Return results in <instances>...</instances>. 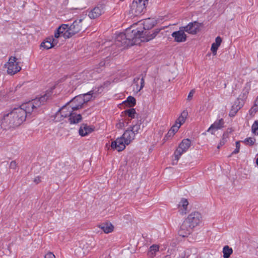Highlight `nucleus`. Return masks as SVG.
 <instances>
[{
	"mask_svg": "<svg viewBox=\"0 0 258 258\" xmlns=\"http://www.w3.org/2000/svg\"><path fill=\"white\" fill-rule=\"evenodd\" d=\"M51 94L49 91L43 96L24 103L20 107L5 114L0 120L1 128L7 130L21 125L25 120L27 114L36 112L37 108L46 101Z\"/></svg>",
	"mask_w": 258,
	"mask_h": 258,
	"instance_id": "nucleus-1",
	"label": "nucleus"
},
{
	"mask_svg": "<svg viewBox=\"0 0 258 258\" xmlns=\"http://www.w3.org/2000/svg\"><path fill=\"white\" fill-rule=\"evenodd\" d=\"M141 125V123L138 121L135 124L128 127L121 137L112 142L111 145L112 149L118 152L123 150L126 146L129 145L135 139L136 135L140 132Z\"/></svg>",
	"mask_w": 258,
	"mask_h": 258,
	"instance_id": "nucleus-2",
	"label": "nucleus"
},
{
	"mask_svg": "<svg viewBox=\"0 0 258 258\" xmlns=\"http://www.w3.org/2000/svg\"><path fill=\"white\" fill-rule=\"evenodd\" d=\"M203 222L202 214L198 211H194L186 217L183 218L178 229V236L182 237L188 236L191 230L200 225Z\"/></svg>",
	"mask_w": 258,
	"mask_h": 258,
	"instance_id": "nucleus-3",
	"label": "nucleus"
},
{
	"mask_svg": "<svg viewBox=\"0 0 258 258\" xmlns=\"http://www.w3.org/2000/svg\"><path fill=\"white\" fill-rule=\"evenodd\" d=\"M138 33V29H127L124 33H120L117 35L115 44L118 47H126L139 44V40L137 39V37H139Z\"/></svg>",
	"mask_w": 258,
	"mask_h": 258,
	"instance_id": "nucleus-4",
	"label": "nucleus"
},
{
	"mask_svg": "<svg viewBox=\"0 0 258 258\" xmlns=\"http://www.w3.org/2000/svg\"><path fill=\"white\" fill-rule=\"evenodd\" d=\"M75 109L73 108L72 105L70 103L67 106L62 107L60 109H59V111L60 113L63 117L65 118L69 116V120L71 123H77L79 122L82 120V116L81 114H76L74 113V111H75Z\"/></svg>",
	"mask_w": 258,
	"mask_h": 258,
	"instance_id": "nucleus-5",
	"label": "nucleus"
},
{
	"mask_svg": "<svg viewBox=\"0 0 258 258\" xmlns=\"http://www.w3.org/2000/svg\"><path fill=\"white\" fill-rule=\"evenodd\" d=\"M5 66L7 69V73L11 75L15 74L21 70V67L17 61V58L13 56L9 58Z\"/></svg>",
	"mask_w": 258,
	"mask_h": 258,
	"instance_id": "nucleus-6",
	"label": "nucleus"
},
{
	"mask_svg": "<svg viewBox=\"0 0 258 258\" xmlns=\"http://www.w3.org/2000/svg\"><path fill=\"white\" fill-rule=\"evenodd\" d=\"M189 201L187 199L182 198L178 202V217L184 218L190 211Z\"/></svg>",
	"mask_w": 258,
	"mask_h": 258,
	"instance_id": "nucleus-7",
	"label": "nucleus"
},
{
	"mask_svg": "<svg viewBox=\"0 0 258 258\" xmlns=\"http://www.w3.org/2000/svg\"><path fill=\"white\" fill-rule=\"evenodd\" d=\"M148 0H134L132 5V11L135 15H138L144 12Z\"/></svg>",
	"mask_w": 258,
	"mask_h": 258,
	"instance_id": "nucleus-8",
	"label": "nucleus"
},
{
	"mask_svg": "<svg viewBox=\"0 0 258 258\" xmlns=\"http://www.w3.org/2000/svg\"><path fill=\"white\" fill-rule=\"evenodd\" d=\"M87 25H85L84 19H79L75 21L73 23L69 26L70 34H72V36L76 33L80 32L83 29H85Z\"/></svg>",
	"mask_w": 258,
	"mask_h": 258,
	"instance_id": "nucleus-9",
	"label": "nucleus"
},
{
	"mask_svg": "<svg viewBox=\"0 0 258 258\" xmlns=\"http://www.w3.org/2000/svg\"><path fill=\"white\" fill-rule=\"evenodd\" d=\"M69 26L67 24L61 25L54 32V36L55 38H58L60 36L64 38H69L72 37V34H70Z\"/></svg>",
	"mask_w": 258,
	"mask_h": 258,
	"instance_id": "nucleus-10",
	"label": "nucleus"
},
{
	"mask_svg": "<svg viewBox=\"0 0 258 258\" xmlns=\"http://www.w3.org/2000/svg\"><path fill=\"white\" fill-rule=\"evenodd\" d=\"M138 35L139 37H137V40H139V43L141 42H147L149 41L156 37L157 34L159 33L158 30H156L154 32H148L147 31H141L138 30Z\"/></svg>",
	"mask_w": 258,
	"mask_h": 258,
	"instance_id": "nucleus-11",
	"label": "nucleus"
},
{
	"mask_svg": "<svg viewBox=\"0 0 258 258\" xmlns=\"http://www.w3.org/2000/svg\"><path fill=\"white\" fill-rule=\"evenodd\" d=\"M54 37H51L47 38L43 42H42L40 45L41 47H43L44 49H49L54 46L57 45L58 41Z\"/></svg>",
	"mask_w": 258,
	"mask_h": 258,
	"instance_id": "nucleus-12",
	"label": "nucleus"
},
{
	"mask_svg": "<svg viewBox=\"0 0 258 258\" xmlns=\"http://www.w3.org/2000/svg\"><path fill=\"white\" fill-rule=\"evenodd\" d=\"M72 105L73 108L75 110H78L82 107L83 105L85 103L84 96L79 95L75 98L70 102Z\"/></svg>",
	"mask_w": 258,
	"mask_h": 258,
	"instance_id": "nucleus-13",
	"label": "nucleus"
},
{
	"mask_svg": "<svg viewBox=\"0 0 258 258\" xmlns=\"http://www.w3.org/2000/svg\"><path fill=\"white\" fill-rule=\"evenodd\" d=\"M224 123V122L223 119L216 120L210 126L207 130V132L211 133L212 135H214L216 131L223 127Z\"/></svg>",
	"mask_w": 258,
	"mask_h": 258,
	"instance_id": "nucleus-14",
	"label": "nucleus"
},
{
	"mask_svg": "<svg viewBox=\"0 0 258 258\" xmlns=\"http://www.w3.org/2000/svg\"><path fill=\"white\" fill-rule=\"evenodd\" d=\"M144 79L143 78H137L134 79L133 85V91L137 93L140 92L144 86Z\"/></svg>",
	"mask_w": 258,
	"mask_h": 258,
	"instance_id": "nucleus-15",
	"label": "nucleus"
},
{
	"mask_svg": "<svg viewBox=\"0 0 258 258\" xmlns=\"http://www.w3.org/2000/svg\"><path fill=\"white\" fill-rule=\"evenodd\" d=\"M94 131L92 126L88 125L87 124H82L79 130V133L82 137L87 136Z\"/></svg>",
	"mask_w": 258,
	"mask_h": 258,
	"instance_id": "nucleus-16",
	"label": "nucleus"
},
{
	"mask_svg": "<svg viewBox=\"0 0 258 258\" xmlns=\"http://www.w3.org/2000/svg\"><path fill=\"white\" fill-rule=\"evenodd\" d=\"M191 142L188 139H184L178 145V154L181 155L185 152L190 146Z\"/></svg>",
	"mask_w": 258,
	"mask_h": 258,
	"instance_id": "nucleus-17",
	"label": "nucleus"
},
{
	"mask_svg": "<svg viewBox=\"0 0 258 258\" xmlns=\"http://www.w3.org/2000/svg\"><path fill=\"white\" fill-rule=\"evenodd\" d=\"M184 27L185 29V32L195 34L199 31L200 25L198 23L195 22L189 23L187 26Z\"/></svg>",
	"mask_w": 258,
	"mask_h": 258,
	"instance_id": "nucleus-18",
	"label": "nucleus"
},
{
	"mask_svg": "<svg viewBox=\"0 0 258 258\" xmlns=\"http://www.w3.org/2000/svg\"><path fill=\"white\" fill-rule=\"evenodd\" d=\"M103 13V11L102 7H96L89 12L88 16L91 19H96L101 16Z\"/></svg>",
	"mask_w": 258,
	"mask_h": 258,
	"instance_id": "nucleus-19",
	"label": "nucleus"
},
{
	"mask_svg": "<svg viewBox=\"0 0 258 258\" xmlns=\"http://www.w3.org/2000/svg\"><path fill=\"white\" fill-rule=\"evenodd\" d=\"M139 23L143 26L145 30L152 28L156 23V20L153 18H148L143 21H140Z\"/></svg>",
	"mask_w": 258,
	"mask_h": 258,
	"instance_id": "nucleus-20",
	"label": "nucleus"
},
{
	"mask_svg": "<svg viewBox=\"0 0 258 258\" xmlns=\"http://www.w3.org/2000/svg\"><path fill=\"white\" fill-rule=\"evenodd\" d=\"M82 244L83 243L81 244V245L80 246V248H82L83 252H81L80 248H78L77 250V252H76L77 253H78V255L79 256H84V255L87 254L88 253V252L92 248V247L90 246L88 244V243H86L85 244H84L82 246Z\"/></svg>",
	"mask_w": 258,
	"mask_h": 258,
	"instance_id": "nucleus-21",
	"label": "nucleus"
},
{
	"mask_svg": "<svg viewBox=\"0 0 258 258\" xmlns=\"http://www.w3.org/2000/svg\"><path fill=\"white\" fill-rule=\"evenodd\" d=\"M131 121L128 118H122L119 119L118 122L116 124V127L118 129H122L127 126Z\"/></svg>",
	"mask_w": 258,
	"mask_h": 258,
	"instance_id": "nucleus-22",
	"label": "nucleus"
},
{
	"mask_svg": "<svg viewBox=\"0 0 258 258\" xmlns=\"http://www.w3.org/2000/svg\"><path fill=\"white\" fill-rule=\"evenodd\" d=\"M221 42L222 39L220 37L218 36L216 38L215 42L213 43L212 44L211 50L212 51L214 55H216L217 50L218 49V48L221 45Z\"/></svg>",
	"mask_w": 258,
	"mask_h": 258,
	"instance_id": "nucleus-23",
	"label": "nucleus"
},
{
	"mask_svg": "<svg viewBox=\"0 0 258 258\" xmlns=\"http://www.w3.org/2000/svg\"><path fill=\"white\" fill-rule=\"evenodd\" d=\"M188 113L186 110H183L178 116V128L183 124L188 117Z\"/></svg>",
	"mask_w": 258,
	"mask_h": 258,
	"instance_id": "nucleus-24",
	"label": "nucleus"
},
{
	"mask_svg": "<svg viewBox=\"0 0 258 258\" xmlns=\"http://www.w3.org/2000/svg\"><path fill=\"white\" fill-rule=\"evenodd\" d=\"M99 227L105 233H109L113 231L114 227L109 223H103L99 225Z\"/></svg>",
	"mask_w": 258,
	"mask_h": 258,
	"instance_id": "nucleus-25",
	"label": "nucleus"
},
{
	"mask_svg": "<svg viewBox=\"0 0 258 258\" xmlns=\"http://www.w3.org/2000/svg\"><path fill=\"white\" fill-rule=\"evenodd\" d=\"M185 29L184 27H181L178 30V42H184L186 39V35L185 34Z\"/></svg>",
	"mask_w": 258,
	"mask_h": 258,
	"instance_id": "nucleus-26",
	"label": "nucleus"
},
{
	"mask_svg": "<svg viewBox=\"0 0 258 258\" xmlns=\"http://www.w3.org/2000/svg\"><path fill=\"white\" fill-rule=\"evenodd\" d=\"M159 250V246L158 245L154 244L150 246L149 251L148 252V255L151 257H153L156 252Z\"/></svg>",
	"mask_w": 258,
	"mask_h": 258,
	"instance_id": "nucleus-27",
	"label": "nucleus"
},
{
	"mask_svg": "<svg viewBox=\"0 0 258 258\" xmlns=\"http://www.w3.org/2000/svg\"><path fill=\"white\" fill-rule=\"evenodd\" d=\"M124 104L130 107L134 106L136 104V99L131 96H128L126 100L123 102Z\"/></svg>",
	"mask_w": 258,
	"mask_h": 258,
	"instance_id": "nucleus-28",
	"label": "nucleus"
},
{
	"mask_svg": "<svg viewBox=\"0 0 258 258\" xmlns=\"http://www.w3.org/2000/svg\"><path fill=\"white\" fill-rule=\"evenodd\" d=\"M177 121H175V124H174L172 127L171 128V129L168 131V133L167 134L166 136H165V138L166 139H168V138L172 137L174 136L175 133L177 132V128L176 126Z\"/></svg>",
	"mask_w": 258,
	"mask_h": 258,
	"instance_id": "nucleus-29",
	"label": "nucleus"
},
{
	"mask_svg": "<svg viewBox=\"0 0 258 258\" xmlns=\"http://www.w3.org/2000/svg\"><path fill=\"white\" fill-rule=\"evenodd\" d=\"M223 252L224 258H228L232 253V249L228 246H225L223 248Z\"/></svg>",
	"mask_w": 258,
	"mask_h": 258,
	"instance_id": "nucleus-30",
	"label": "nucleus"
},
{
	"mask_svg": "<svg viewBox=\"0 0 258 258\" xmlns=\"http://www.w3.org/2000/svg\"><path fill=\"white\" fill-rule=\"evenodd\" d=\"M242 106V103L240 104V102L239 101V104L235 106V104L232 106V109L230 112V116H233L235 115L237 111L240 109L241 106Z\"/></svg>",
	"mask_w": 258,
	"mask_h": 258,
	"instance_id": "nucleus-31",
	"label": "nucleus"
},
{
	"mask_svg": "<svg viewBox=\"0 0 258 258\" xmlns=\"http://www.w3.org/2000/svg\"><path fill=\"white\" fill-rule=\"evenodd\" d=\"M258 110V96L256 98L254 105L251 108V109L249 110V114L251 116H254L255 113Z\"/></svg>",
	"mask_w": 258,
	"mask_h": 258,
	"instance_id": "nucleus-32",
	"label": "nucleus"
},
{
	"mask_svg": "<svg viewBox=\"0 0 258 258\" xmlns=\"http://www.w3.org/2000/svg\"><path fill=\"white\" fill-rule=\"evenodd\" d=\"M94 94V92L93 91H91L87 93H85L84 94H81L82 96H84V99L85 101V103L88 102L90 101L92 98L93 97V95Z\"/></svg>",
	"mask_w": 258,
	"mask_h": 258,
	"instance_id": "nucleus-33",
	"label": "nucleus"
},
{
	"mask_svg": "<svg viewBox=\"0 0 258 258\" xmlns=\"http://www.w3.org/2000/svg\"><path fill=\"white\" fill-rule=\"evenodd\" d=\"M169 28L171 31H173L172 34V36L174 38L175 41H177V31L176 30V25L173 24L169 26Z\"/></svg>",
	"mask_w": 258,
	"mask_h": 258,
	"instance_id": "nucleus-34",
	"label": "nucleus"
},
{
	"mask_svg": "<svg viewBox=\"0 0 258 258\" xmlns=\"http://www.w3.org/2000/svg\"><path fill=\"white\" fill-rule=\"evenodd\" d=\"M125 114L131 118H134L136 114V110L134 108L130 109L125 111Z\"/></svg>",
	"mask_w": 258,
	"mask_h": 258,
	"instance_id": "nucleus-35",
	"label": "nucleus"
},
{
	"mask_svg": "<svg viewBox=\"0 0 258 258\" xmlns=\"http://www.w3.org/2000/svg\"><path fill=\"white\" fill-rule=\"evenodd\" d=\"M252 132L255 135H258V121H254L252 125Z\"/></svg>",
	"mask_w": 258,
	"mask_h": 258,
	"instance_id": "nucleus-36",
	"label": "nucleus"
},
{
	"mask_svg": "<svg viewBox=\"0 0 258 258\" xmlns=\"http://www.w3.org/2000/svg\"><path fill=\"white\" fill-rule=\"evenodd\" d=\"M65 117L60 113L59 110L55 114L54 119L56 121H60Z\"/></svg>",
	"mask_w": 258,
	"mask_h": 258,
	"instance_id": "nucleus-37",
	"label": "nucleus"
},
{
	"mask_svg": "<svg viewBox=\"0 0 258 258\" xmlns=\"http://www.w3.org/2000/svg\"><path fill=\"white\" fill-rule=\"evenodd\" d=\"M88 76L87 75V73L85 72H83L80 75L79 80H81L80 82L85 81L89 79Z\"/></svg>",
	"mask_w": 258,
	"mask_h": 258,
	"instance_id": "nucleus-38",
	"label": "nucleus"
},
{
	"mask_svg": "<svg viewBox=\"0 0 258 258\" xmlns=\"http://www.w3.org/2000/svg\"><path fill=\"white\" fill-rule=\"evenodd\" d=\"M255 141V139L252 138H249L244 140V142L247 145H252L254 144Z\"/></svg>",
	"mask_w": 258,
	"mask_h": 258,
	"instance_id": "nucleus-39",
	"label": "nucleus"
},
{
	"mask_svg": "<svg viewBox=\"0 0 258 258\" xmlns=\"http://www.w3.org/2000/svg\"><path fill=\"white\" fill-rule=\"evenodd\" d=\"M17 166V164L15 161H12L10 162L9 167L11 169H15Z\"/></svg>",
	"mask_w": 258,
	"mask_h": 258,
	"instance_id": "nucleus-40",
	"label": "nucleus"
},
{
	"mask_svg": "<svg viewBox=\"0 0 258 258\" xmlns=\"http://www.w3.org/2000/svg\"><path fill=\"white\" fill-rule=\"evenodd\" d=\"M227 137V134L224 133L223 136V138L220 142V145H223L226 142V138Z\"/></svg>",
	"mask_w": 258,
	"mask_h": 258,
	"instance_id": "nucleus-41",
	"label": "nucleus"
},
{
	"mask_svg": "<svg viewBox=\"0 0 258 258\" xmlns=\"http://www.w3.org/2000/svg\"><path fill=\"white\" fill-rule=\"evenodd\" d=\"M45 258H55V256L52 252H49L46 253Z\"/></svg>",
	"mask_w": 258,
	"mask_h": 258,
	"instance_id": "nucleus-42",
	"label": "nucleus"
},
{
	"mask_svg": "<svg viewBox=\"0 0 258 258\" xmlns=\"http://www.w3.org/2000/svg\"><path fill=\"white\" fill-rule=\"evenodd\" d=\"M194 95V91H191L189 92L188 96H187V100H190L192 98Z\"/></svg>",
	"mask_w": 258,
	"mask_h": 258,
	"instance_id": "nucleus-43",
	"label": "nucleus"
},
{
	"mask_svg": "<svg viewBox=\"0 0 258 258\" xmlns=\"http://www.w3.org/2000/svg\"><path fill=\"white\" fill-rule=\"evenodd\" d=\"M180 258H187L188 255H187L184 251L181 253L180 255Z\"/></svg>",
	"mask_w": 258,
	"mask_h": 258,
	"instance_id": "nucleus-44",
	"label": "nucleus"
},
{
	"mask_svg": "<svg viewBox=\"0 0 258 258\" xmlns=\"http://www.w3.org/2000/svg\"><path fill=\"white\" fill-rule=\"evenodd\" d=\"M249 89V85H247V88H245V89L243 90V91H244V95L245 96H246V95L248 94Z\"/></svg>",
	"mask_w": 258,
	"mask_h": 258,
	"instance_id": "nucleus-45",
	"label": "nucleus"
},
{
	"mask_svg": "<svg viewBox=\"0 0 258 258\" xmlns=\"http://www.w3.org/2000/svg\"><path fill=\"white\" fill-rule=\"evenodd\" d=\"M34 182H35L36 183H38L40 182V178L39 177H37L34 178Z\"/></svg>",
	"mask_w": 258,
	"mask_h": 258,
	"instance_id": "nucleus-46",
	"label": "nucleus"
},
{
	"mask_svg": "<svg viewBox=\"0 0 258 258\" xmlns=\"http://www.w3.org/2000/svg\"><path fill=\"white\" fill-rule=\"evenodd\" d=\"M240 145L239 142H238V141L236 142V148L239 150L240 149Z\"/></svg>",
	"mask_w": 258,
	"mask_h": 258,
	"instance_id": "nucleus-47",
	"label": "nucleus"
},
{
	"mask_svg": "<svg viewBox=\"0 0 258 258\" xmlns=\"http://www.w3.org/2000/svg\"><path fill=\"white\" fill-rule=\"evenodd\" d=\"M239 152V150L237 149L236 148V149L234 150V151L232 152V154H237L238 153V152Z\"/></svg>",
	"mask_w": 258,
	"mask_h": 258,
	"instance_id": "nucleus-48",
	"label": "nucleus"
},
{
	"mask_svg": "<svg viewBox=\"0 0 258 258\" xmlns=\"http://www.w3.org/2000/svg\"><path fill=\"white\" fill-rule=\"evenodd\" d=\"M255 163H256V164L258 166V157L256 159Z\"/></svg>",
	"mask_w": 258,
	"mask_h": 258,
	"instance_id": "nucleus-49",
	"label": "nucleus"
},
{
	"mask_svg": "<svg viewBox=\"0 0 258 258\" xmlns=\"http://www.w3.org/2000/svg\"><path fill=\"white\" fill-rule=\"evenodd\" d=\"M222 145H220V143L218 144V146H217V148L218 149H219L220 148L221 146H222Z\"/></svg>",
	"mask_w": 258,
	"mask_h": 258,
	"instance_id": "nucleus-50",
	"label": "nucleus"
},
{
	"mask_svg": "<svg viewBox=\"0 0 258 258\" xmlns=\"http://www.w3.org/2000/svg\"><path fill=\"white\" fill-rule=\"evenodd\" d=\"M174 157H175V159H177V155H176L175 154Z\"/></svg>",
	"mask_w": 258,
	"mask_h": 258,
	"instance_id": "nucleus-51",
	"label": "nucleus"
}]
</instances>
